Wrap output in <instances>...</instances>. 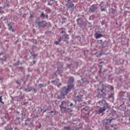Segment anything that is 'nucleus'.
Listing matches in <instances>:
<instances>
[{
	"label": "nucleus",
	"instance_id": "nucleus-38",
	"mask_svg": "<svg viewBox=\"0 0 130 130\" xmlns=\"http://www.w3.org/2000/svg\"><path fill=\"white\" fill-rule=\"evenodd\" d=\"M16 83H17V84H19V82H18V81H16Z\"/></svg>",
	"mask_w": 130,
	"mask_h": 130
},
{
	"label": "nucleus",
	"instance_id": "nucleus-16",
	"mask_svg": "<svg viewBox=\"0 0 130 130\" xmlns=\"http://www.w3.org/2000/svg\"><path fill=\"white\" fill-rule=\"evenodd\" d=\"M0 103H2V104H5V103L3 102V96H0Z\"/></svg>",
	"mask_w": 130,
	"mask_h": 130
},
{
	"label": "nucleus",
	"instance_id": "nucleus-26",
	"mask_svg": "<svg viewBox=\"0 0 130 130\" xmlns=\"http://www.w3.org/2000/svg\"><path fill=\"white\" fill-rule=\"evenodd\" d=\"M66 3H69L71 0H65Z\"/></svg>",
	"mask_w": 130,
	"mask_h": 130
},
{
	"label": "nucleus",
	"instance_id": "nucleus-35",
	"mask_svg": "<svg viewBox=\"0 0 130 130\" xmlns=\"http://www.w3.org/2000/svg\"><path fill=\"white\" fill-rule=\"evenodd\" d=\"M79 20H80V18H78V19L77 20V22H79Z\"/></svg>",
	"mask_w": 130,
	"mask_h": 130
},
{
	"label": "nucleus",
	"instance_id": "nucleus-10",
	"mask_svg": "<svg viewBox=\"0 0 130 130\" xmlns=\"http://www.w3.org/2000/svg\"><path fill=\"white\" fill-rule=\"evenodd\" d=\"M41 18L43 19H48V15L47 14H44V12H42Z\"/></svg>",
	"mask_w": 130,
	"mask_h": 130
},
{
	"label": "nucleus",
	"instance_id": "nucleus-19",
	"mask_svg": "<svg viewBox=\"0 0 130 130\" xmlns=\"http://www.w3.org/2000/svg\"><path fill=\"white\" fill-rule=\"evenodd\" d=\"M97 91H101V93H103V94H104V92H103V88L100 90L99 89H97Z\"/></svg>",
	"mask_w": 130,
	"mask_h": 130
},
{
	"label": "nucleus",
	"instance_id": "nucleus-21",
	"mask_svg": "<svg viewBox=\"0 0 130 130\" xmlns=\"http://www.w3.org/2000/svg\"><path fill=\"white\" fill-rule=\"evenodd\" d=\"M24 91H25L26 92H31V90H28V89H27V88H25Z\"/></svg>",
	"mask_w": 130,
	"mask_h": 130
},
{
	"label": "nucleus",
	"instance_id": "nucleus-27",
	"mask_svg": "<svg viewBox=\"0 0 130 130\" xmlns=\"http://www.w3.org/2000/svg\"><path fill=\"white\" fill-rule=\"evenodd\" d=\"M102 54H103L102 52H101L100 53V56H101V55H102Z\"/></svg>",
	"mask_w": 130,
	"mask_h": 130
},
{
	"label": "nucleus",
	"instance_id": "nucleus-14",
	"mask_svg": "<svg viewBox=\"0 0 130 130\" xmlns=\"http://www.w3.org/2000/svg\"><path fill=\"white\" fill-rule=\"evenodd\" d=\"M113 119H107V122H106V124H107V123H111V122L112 121Z\"/></svg>",
	"mask_w": 130,
	"mask_h": 130
},
{
	"label": "nucleus",
	"instance_id": "nucleus-8",
	"mask_svg": "<svg viewBox=\"0 0 130 130\" xmlns=\"http://www.w3.org/2000/svg\"><path fill=\"white\" fill-rule=\"evenodd\" d=\"M74 81H75V79H74V77H70L69 78L68 83V84H73V83H74Z\"/></svg>",
	"mask_w": 130,
	"mask_h": 130
},
{
	"label": "nucleus",
	"instance_id": "nucleus-24",
	"mask_svg": "<svg viewBox=\"0 0 130 130\" xmlns=\"http://www.w3.org/2000/svg\"><path fill=\"white\" fill-rule=\"evenodd\" d=\"M109 98H112V97H113V94L111 93L109 96Z\"/></svg>",
	"mask_w": 130,
	"mask_h": 130
},
{
	"label": "nucleus",
	"instance_id": "nucleus-42",
	"mask_svg": "<svg viewBox=\"0 0 130 130\" xmlns=\"http://www.w3.org/2000/svg\"><path fill=\"white\" fill-rule=\"evenodd\" d=\"M69 32H71V31H70V30H69Z\"/></svg>",
	"mask_w": 130,
	"mask_h": 130
},
{
	"label": "nucleus",
	"instance_id": "nucleus-12",
	"mask_svg": "<svg viewBox=\"0 0 130 130\" xmlns=\"http://www.w3.org/2000/svg\"><path fill=\"white\" fill-rule=\"evenodd\" d=\"M95 36L96 39H99V38H101V37H102V34L95 33Z\"/></svg>",
	"mask_w": 130,
	"mask_h": 130
},
{
	"label": "nucleus",
	"instance_id": "nucleus-17",
	"mask_svg": "<svg viewBox=\"0 0 130 130\" xmlns=\"http://www.w3.org/2000/svg\"><path fill=\"white\" fill-rule=\"evenodd\" d=\"M58 72H59L60 73H62V68H61V69H60L59 66H58Z\"/></svg>",
	"mask_w": 130,
	"mask_h": 130
},
{
	"label": "nucleus",
	"instance_id": "nucleus-28",
	"mask_svg": "<svg viewBox=\"0 0 130 130\" xmlns=\"http://www.w3.org/2000/svg\"><path fill=\"white\" fill-rule=\"evenodd\" d=\"M1 9H2V7H0V14H1V13H2H2H4V11H2V12L1 11Z\"/></svg>",
	"mask_w": 130,
	"mask_h": 130
},
{
	"label": "nucleus",
	"instance_id": "nucleus-34",
	"mask_svg": "<svg viewBox=\"0 0 130 130\" xmlns=\"http://www.w3.org/2000/svg\"><path fill=\"white\" fill-rule=\"evenodd\" d=\"M11 30H12V32H15V30L14 29H13V28Z\"/></svg>",
	"mask_w": 130,
	"mask_h": 130
},
{
	"label": "nucleus",
	"instance_id": "nucleus-30",
	"mask_svg": "<svg viewBox=\"0 0 130 130\" xmlns=\"http://www.w3.org/2000/svg\"><path fill=\"white\" fill-rule=\"evenodd\" d=\"M16 119H18V120L20 119V117H16Z\"/></svg>",
	"mask_w": 130,
	"mask_h": 130
},
{
	"label": "nucleus",
	"instance_id": "nucleus-36",
	"mask_svg": "<svg viewBox=\"0 0 130 130\" xmlns=\"http://www.w3.org/2000/svg\"><path fill=\"white\" fill-rule=\"evenodd\" d=\"M111 127H113V125H111Z\"/></svg>",
	"mask_w": 130,
	"mask_h": 130
},
{
	"label": "nucleus",
	"instance_id": "nucleus-40",
	"mask_svg": "<svg viewBox=\"0 0 130 130\" xmlns=\"http://www.w3.org/2000/svg\"><path fill=\"white\" fill-rule=\"evenodd\" d=\"M2 19H3V17H2V18H1V20H2Z\"/></svg>",
	"mask_w": 130,
	"mask_h": 130
},
{
	"label": "nucleus",
	"instance_id": "nucleus-45",
	"mask_svg": "<svg viewBox=\"0 0 130 130\" xmlns=\"http://www.w3.org/2000/svg\"><path fill=\"white\" fill-rule=\"evenodd\" d=\"M83 83H85V82L83 81Z\"/></svg>",
	"mask_w": 130,
	"mask_h": 130
},
{
	"label": "nucleus",
	"instance_id": "nucleus-37",
	"mask_svg": "<svg viewBox=\"0 0 130 130\" xmlns=\"http://www.w3.org/2000/svg\"><path fill=\"white\" fill-rule=\"evenodd\" d=\"M81 80L82 81H84V78H82Z\"/></svg>",
	"mask_w": 130,
	"mask_h": 130
},
{
	"label": "nucleus",
	"instance_id": "nucleus-13",
	"mask_svg": "<svg viewBox=\"0 0 130 130\" xmlns=\"http://www.w3.org/2000/svg\"><path fill=\"white\" fill-rule=\"evenodd\" d=\"M38 86L40 87V89H41V88H43V87H46V86H47V84H40L38 85Z\"/></svg>",
	"mask_w": 130,
	"mask_h": 130
},
{
	"label": "nucleus",
	"instance_id": "nucleus-33",
	"mask_svg": "<svg viewBox=\"0 0 130 130\" xmlns=\"http://www.w3.org/2000/svg\"><path fill=\"white\" fill-rule=\"evenodd\" d=\"M20 61H17V64H19Z\"/></svg>",
	"mask_w": 130,
	"mask_h": 130
},
{
	"label": "nucleus",
	"instance_id": "nucleus-1",
	"mask_svg": "<svg viewBox=\"0 0 130 130\" xmlns=\"http://www.w3.org/2000/svg\"><path fill=\"white\" fill-rule=\"evenodd\" d=\"M74 88V85L69 84L66 87H63L62 91H61V94L60 95V99H63L64 98V96L68 95L69 92L72 91V89Z\"/></svg>",
	"mask_w": 130,
	"mask_h": 130
},
{
	"label": "nucleus",
	"instance_id": "nucleus-43",
	"mask_svg": "<svg viewBox=\"0 0 130 130\" xmlns=\"http://www.w3.org/2000/svg\"><path fill=\"white\" fill-rule=\"evenodd\" d=\"M21 115H23V113L21 114Z\"/></svg>",
	"mask_w": 130,
	"mask_h": 130
},
{
	"label": "nucleus",
	"instance_id": "nucleus-11",
	"mask_svg": "<svg viewBox=\"0 0 130 130\" xmlns=\"http://www.w3.org/2000/svg\"><path fill=\"white\" fill-rule=\"evenodd\" d=\"M55 0H48V6H52L53 4H54Z\"/></svg>",
	"mask_w": 130,
	"mask_h": 130
},
{
	"label": "nucleus",
	"instance_id": "nucleus-7",
	"mask_svg": "<svg viewBox=\"0 0 130 130\" xmlns=\"http://www.w3.org/2000/svg\"><path fill=\"white\" fill-rule=\"evenodd\" d=\"M67 105V102L66 101H63L61 103V105H60L59 107L60 108H63V109H66V106Z\"/></svg>",
	"mask_w": 130,
	"mask_h": 130
},
{
	"label": "nucleus",
	"instance_id": "nucleus-5",
	"mask_svg": "<svg viewBox=\"0 0 130 130\" xmlns=\"http://www.w3.org/2000/svg\"><path fill=\"white\" fill-rule=\"evenodd\" d=\"M0 59L3 61H6V60H7V54H6L5 53H1Z\"/></svg>",
	"mask_w": 130,
	"mask_h": 130
},
{
	"label": "nucleus",
	"instance_id": "nucleus-25",
	"mask_svg": "<svg viewBox=\"0 0 130 130\" xmlns=\"http://www.w3.org/2000/svg\"><path fill=\"white\" fill-rule=\"evenodd\" d=\"M70 107H73V106H74V104H73V103H71L70 104Z\"/></svg>",
	"mask_w": 130,
	"mask_h": 130
},
{
	"label": "nucleus",
	"instance_id": "nucleus-18",
	"mask_svg": "<svg viewBox=\"0 0 130 130\" xmlns=\"http://www.w3.org/2000/svg\"><path fill=\"white\" fill-rule=\"evenodd\" d=\"M67 38H67V36H66V35H63L62 36V39H67Z\"/></svg>",
	"mask_w": 130,
	"mask_h": 130
},
{
	"label": "nucleus",
	"instance_id": "nucleus-23",
	"mask_svg": "<svg viewBox=\"0 0 130 130\" xmlns=\"http://www.w3.org/2000/svg\"><path fill=\"white\" fill-rule=\"evenodd\" d=\"M13 29V26H10L9 27V30L10 31H11V30H12Z\"/></svg>",
	"mask_w": 130,
	"mask_h": 130
},
{
	"label": "nucleus",
	"instance_id": "nucleus-6",
	"mask_svg": "<svg viewBox=\"0 0 130 130\" xmlns=\"http://www.w3.org/2000/svg\"><path fill=\"white\" fill-rule=\"evenodd\" d=\"M97 9H98V7H97V6H96L95 5H92L89 8V12H90V13H94V12H95V11H96V10H97Z\"/></svg>",
	"mask_w": 130,
	"mask_h": 130
},
{
	"label": "nucleus",
	"instance_id": "nucleus-15",
	"mask_svg": "<svg viewBox=\"0 0 130 130\" xmlns=\"http://www.w3.org/2000/svg\"><path fill=\"white\" fill-rule=\"evenodd\" d=\"M61 40H62V39H60V40H58L57 41L55 42V44L56 45H58V44H59V42H60L61 41Z\"/></svg>",
	"mask_w": 130,
	"mask_h": 130
},
{
	"label": "nucleus",
	"instance_id": "nucleus-39",
	"mask_svg": "<svg viewBox=\"0 0 130 130\" xmlns=\"http://www.w3.org/2000/svg\"><path fill=\"white\" fill-rule=\"evenodd\" d=\"M46 111V110H45V111H44V112H45Z\"/></svg>",
	"mask_w": 130,
	"mask_h": 130
},
{
	"label": "nucleus",
	"instance_id": "nucleus-3",
	"mask_svg": "<svg viewBox=\"0 0 130 130\" xmlns=\"http://www.w3.org/2000/svg\"><path fill=\"white\" fill-rule=\"evenodd\" d=\"M83 94L82 92L79 93L78 95L76 97L75 100V102H81V101H83Z\"/></svg>",
	"mask_w": 130,
	"mask_h": 130
},
{
	"label": "nucleus",
	"instance_id": "nucleus-9",
	"mask_svg": "<svg viewBox=\"0 0 130 130\" xmlns=\"http://www.w3.org/2000/svg\"><path fill=\"white\" fill-rule=\"evenodd\" d=\"M67 6H68L69 8L72 9L73 11H74V9H75V4L69 3L68 4H67Z\"/></svg>",
	"mask_w": 130,
	"mask_h": 130
},
{
	"label": "nucleus",
	"instance_id": "nucleus-4",
	"mask_svg": "<svg viewBox=\"0 0 130 130\" xmlns=\"http://www.w3.org/2000/svg\"><path fill=\"white\" fill-rule=\"evenodd\" d=\"M36 23L38 24L39 28H45L47 26V22L45 21H41L38 22L36 21Z\"/></svg>",
	"mask_w": 130,
	"mask_h": 130
},
{
	"label": "nucleus",
	"instance_id": "nucleus-2",
	"mask_svg": "<svg viewBox=\"0 0 130 130\" xmlns=\"http://www.w3.org/2000/svg\"><path fill=\"white\" fill-rule=\"evenodd\" d=\"M100 105L102 106L103 103H105V105L103 107H101L99 108L98 110L99 114L101 113H103L104 111H106V109H109L110 108V106L107 103L105 102V100H102L101 101L99 102Z\"/></svg>",
	"mask_w": 130,
	"mask_h": 130
},
{
	"label": "nucleus",
	"instance_id": "nucleus-31",
	"mask_svg": "<svg viewBox=\"0 0 130 130\" xmlns=\"http://www.w3.org/2000/svg\"><path fill=\"white\" fill-rule=\"evenodd\" d=\"M53 113V111H51L49 112V113Z\"/></svg>",
	"mask_w": 130,
	"mask_h": 130
},
{
	"label": "nucleus",
	"instance_id": "nucleus-22",
	"mask_svg": "<svg viewBox=\"0 0 130 130\" xmlns=\"http://www.w3.org/2000/svg\"><path fill=\"white\" fill-rule=\"evenodd\" d=\"M64 128L66 130H70V129H71V127H65Z\"/></svg>",
	"mask_w": 130,
	"mask_h": 130
},
{
	"label": "nucleus",
	"instance_id": "nucleus-32",
	"mask_svg": "<svg viewBox=\"0 0 130 130\" xmlns=\"http://www.w3.org/2000/svg\"><path fill=\"white\" fill-rule=\"evenodd\" d=\"M65 36H67V38H68V37L70 36V35H66Z\"/></svg>",
	"mask_w": 130,
	"mask_h": 130
},
{
	"label": "nucleus",
	"instance_id": "nucleus-41",
	"mask_svg": "<svg viewBox=\"0 0 130 130\" xmlns=\"http://www.w3.org/2000/svg\"><path fill=\"white\" fill-rule=\"evenodd\" d=\"M1 27H2L1 26V25H0V29H1Z\"/></svg>",
	"mask_w": 130,
	"mask_h": 130
},
{
	"label": "nucleus",
	"instance_id": "nucleus-44",
	"mask_svg": "<svg viewBox=\"0 0 130 130\" xmlns=\"http://www.w3.org/2000/svg\"><path fill=\"white\" fill-rule=\"evenodd\" d=\"M129 121H130V118H129Z\"/></svg>",
	"mask_w": 130,
	"mask_h": 130
},
{
	"label": "nucleus",
	"instance_id": "nucleus-29",
	"mask_svg": "<svg viewBox=\"0 0 130 130\" xmlns=\"http://www.w3.org/2000/svg\"><path fill=\"white\" fill-rule=\"evenodd\" d=\"M61 33L62 34H63V33H64V31L62 30L61 32Z\"/></svg>",
	"mask_w": 130,
	"mask_h": 130
},
{
	"label": "nucleus",
	"instance_id": "nucleus-20",
	"mask_svg": "<svg viewBox=\"0 0 130 130\" xmlns=\"http://www.w3.org/2000/svg\"><path fill=\"white\" fill-rule=\"evenodd\" d=\"M101 12H104V11H105V8H102V7H101Z\"/></svg>",
	"mask_w": 130,
	"mask_h": 130
}]
</instances>
